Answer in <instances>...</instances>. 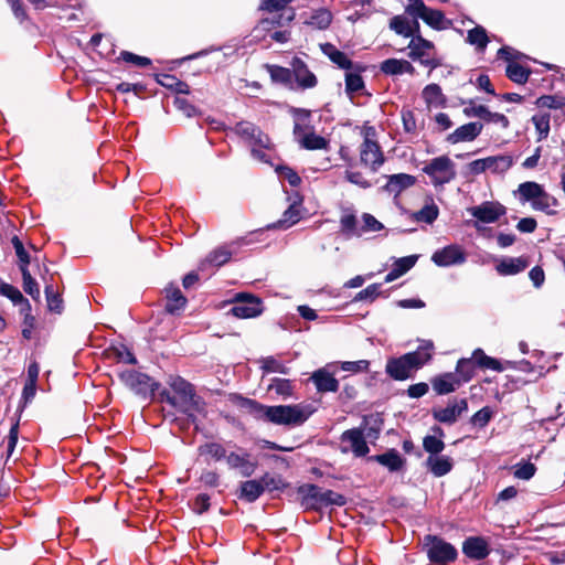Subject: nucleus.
Listing matches in <instances>:
<instances>
[{"label":"nucleus","instance_id":"10","mask_svg":"<svg viewBox=\"0 0 565 565\" xmlns=\"http://www.w3.org/2000/svg\"><path fill=\"white\" fill-rule=\"evenodd\" d=\"M289 0H262L260 9L273 14L271 18H266L260 21L263 30H269L271 25H284L282 20L289 22L294 19V12H289L287 17L282 11L286 10Z\"/></svg>","mask_w":565,"mask_h":565},{"label":"nucleus","instance_id":"50","mask_svg":"<svg viewBox=\"0 0 565 565\" xmlns=\"http://www.w3.org/2000/svg\"><path fill=\"white\" fill-rule=\"evenodd\" d=\"M551 116L550 114L534 115L532 122L537 131V141H542L548 137Z\"/></svg>","mask_w":565,"mask_h":565},{"label":"nucleus","instance_id":"18","mask_svg":"<svg viewBox=\"0 0 565 565\" xmlns=\"http://www.w3.org/2000/svg\"><path fill=\"white\" fill-rule=\"evenodd\" d=\"M415 370L412 367L405 354L391 358L386 362L385 372L395 381H405L412 376Z\"/></svg>","mask_w":565,"mask_h":565},{"label":"nucleus","instance_id":"53","mask_svg":"<svg viewBox=\"0 0 565 565\" xmlns=\"http://www.w3.org/2000/svg\"><path fill=\"white\" fill-rule=\"evenodd\" d=\"M423 449L428 454V456H437L445 449V443L437 436L426 435L423 438Z\"/></svg>","mask_w":565,"mask_h":565},{"label":"nucleus","instance_id":"45","mask_svg":"<svg viewBox=\"0 0 565 565\" xmlns=\"http://www.w3.org/2000/svg\"><path fill=\"white\" fill-rule=\"evenodd\" d=\"M300 146L308 150H321L327 149L328 140L313 131L303 135L299 141Z\"/></svg>","mask_w":565,"mask_h":565},{"label":"nucleus","instance_id":"22","mask_svg":"<svg viewBox=\"0 0 565 565\" xmlns=\"http://www.w3.org/2000/svg\"><path fill=\"white\" fill-rule=\"evenodd\" d=\"M310 381L319 393H335L339 390V381L326 369L315 371Z\"/></svg>","mask_w":565,"mask_h":565},{"label":"nucleus","instance_id":"28","mask_svg":"<svg viewBox=\"0 0 565 565\" xmlns=\"http://www.w3.org/2000/svg\"><path fill=\"white\" fill-rule=\"evenodd\" d=\"M527 266L529 262L523 257H507L495 266V269L501 276H511L523 271Z\"/></svg>","mask_w":565,"mask_h":565},{"label":"nucleus","instance_id":"51","mask_svg":"<svg viewBox=\"0 0 565 565\" xmlns=\"http://www.w3.org/2000/svg\"><path fill=\"white\" fill-rule=\"evenodd\" d=\"M535 104L540 108L562 109L565 107V96L558 94L543 95L536 99Z\"/></svg>","mask_w":565,"mask_h":565},{"label":"nucleus","instance_id":"17","mask_svg":"<svg viewBox=\"0 0 565 565\" xmlns=\"http://www.w3.org/2000/svg\"><path fill=\"white\" fill-rule=\"evenodd\" d=\"M342 443H349L350 449L355 457H364L370 448L366 444L363 428H351L342 433L340 437Z\"/></svg>","mask_w":565,"mask_h":565},{"label":"nucleus","instance_id":"47","mask_svg":"<svg viewBox=\"0 0 565 565\" xmlns=\"http://www.w3.org/2000/svg\"><path fill=\"white\" fill-rule=\"evenodd\" d=\"M332 21V14L327 9H319L315 11L309 20L307 21V24L317 28L319 30H326L329 28L330 23Z\"/></svg>","mask_w":565,"mask_h":565},{"label":"nucleus","instance_id":"43","mask_svg":"<svg viewBox=\"0 0 565 565\" xmlns=\"http://www.w3.org/2000/svg\"><path fill=\"white\" fill-rule=\"evenodd\" d=\"M269 73H270V78L273 79V82L282 84L290 88L294 87V85H292L294 78H292L291 67L287 68V67H282V66H278V65H271V66H269Z\"/></svg>","mask_w":565,"mask_h":565},{"label":"nucleus","instance_id":"36","mask_svg":"<svg viewBox=\"0 0 565 565\" xmlns=\"http://www.w3.org/2000/svg\"><path fill=\"white\" fill-rule=\"evenodd\" d=\"M239 489V498L249 503L255 502L264 493L260 480L244 481Z\"/></svg>","mask_w":565,"mask_h":565},{"label":"nucleus","instance_id":"56","mask_svg":"<svg viewBox=\"0 0 565 565\" xmlns=\"http://www.w3.org/2000/svg\"><path fill=\"white\" fill-rule=\"evenodd\" d=\"M275 171L281 180L287 181L292 188H297L301 183V178L290 167L277 166Z\"/></svg>","mask_w":565,"mask_h":565},{"label":"nucleus","instance_id":"31","mask_svg":"<svg viewBox=\"0 0 565 565\" xmlns=\"http://www.w3.org/2000/svg\"><path fill=\"white\" fill-rule=\"evenodd\" d=\"M301 218L300 209L296 207L294 205H289L285 212L282 213L281 217L267 225L268 230H287L298 223Z\"/></svg>","mask_w":565,"mask_h":565},{"label":"nucleus","instance_id":"26","mask_svg":"<svg viewBox=\"0 0 565 565\" xmlns=\"http://www.w3.org/2000/svg\"><path fill=\"white\" fill-rule=\"evenodd\" d=\"M434 391L438 395H446L455 392L461 384L458 381V375L452 372H447L435 376L431 380Z\"/></svg>","mask_w":565,"mask_h":565},{"label":"nucleus","instance_id":"13","mask_svg":"<svg viewBox=\"0 0 565 565\" xmlns=\"http://www.w3.org/2000/svg\"><path fill=\"white\" fill-rule=\"evenodd\" d=\"M468 411L466 398L454 399L444 408H433L431 415L435 420L445 425H454L458 417Z\"/></svg>","mask_w":565,"mask_h":565},{"label":"nucleus","instance_id":"15","mask_svg":"<svg viewBox=\"0 0 565 565\" xmlns=\"http://www.w3.org/2000/svg\"><path fill=\"white\" fill-rule=\"evenodd\" d=\"M292 78L297 87L301 89L313 88L318 81L316 75L308 68L307 64L299 57H294L290 62Z\"/></svg>","mask_w":565,"mask_h":565},{"label":"nucleus","instance_id":"59","mask_svg":"<svg viewBox=\"0 0 565 565\" xmlns=\"http://www.w3.org/2000/svg\"><path fill=\"white\" fill-rule=\"evenodd\" d=\"M493 416V412L489 406H484L472 415L470 423L479 428H484Z\"/></svg>","mask_w":565,"mask_h":565},{"label":"nucleus","instance_id":"58","mask_svg":"<svg viewBox=\"0 0 565 565\" xmlns=\"http://www.w3.org/2000/svg\"><path fill=\"white\" fill-rule=\"evenodd\" d=\"M268 388L271 391H275L276 394L284 396V397H289L292 395V384L287 379H280V377L273 379Z\"/></svg>","mask_w":565,"mask_h":565},{"label":"nucleus","instance_id":"27","mask_svg":"<svg viewBox=\"0 0 565 565\" xmlns=\"http://www.w3.org/2000/svg\"><path fill=\"white\" fill-rule=\"evenodd\" d=\"M166 311L169 313H177L182 310L186 305V298L182 295L180 288L170 284L166 289Z\"/></svg>","mask_w":565,"mask_h":565},{"label":"nucleus","instance_id":"19","mask_svg":"<svg viewBox=\"0 0 565 565\" xmlns=\"http://www.w3.org/2000/svg\"><path fill=\"white\" fill-rule=\"evenodd\" d=\"M463 554L475 561H481L488 557L490 548L488 542L481 536L467 537L462 543Z\"/></svg>","mask_w":565,"mask_h":565},{"label":"nucleus","instance_id":"14","mask_svg":"<svg viewBox=\"0 0 565 565\" xmlns=\"http://www.w3.org/2000/svg\"><path fill=\"white\" fill-rule=\"evenodd\" d=\"M467 256L459 245L451 244L437 249L433 256L431 262L439 267H450L454 265H461L466 262Z\"/></svg>","mask_w":565,"mask_h":565},{"label":"nucleus","instance_id":"35","mask_svg":"<svg viewBox=\"0 0 565 565\" xmlns=\"http://www.w3.org/2000/svg\"><path fill=\"white\" fill-rule=\"evenodd\" d=\"M232 255L233 250L230 248V246H220L206 256L201 266L204 267L206 265H212L214 267H221L231 259Z\"/></svg>","mask_w":565,"mask_h":565},{"label":"nucleus","instance_id":"25","mask_svg":"<svg viewBox=\"0 0 565 565\" xmlns=\"http://www.w3.org/2000/svg\"><path fill=\"white\" fill-rule=\"evenodd\" d=\"M386 178L387 182L383 186V190L390 194H394L395 196H397L404 190L413 186L416 182V178L407 173H396L387 175Z\"/></svg>","mask_w":565,"mask_h":565},{"label":"nucleus","instance_id":"52","mask_svg":"<svg viewBox=\"0 0 565 565\" xmlns=\"http://www.w3.org/2000/svg\"><path fill=\"white\" fill-rule=\"evenodd\" d=\"M199 454L201 456L209 455L215 460L225 459L227 457L225 448L218 443H206L199 447Z\"/></svg>","mask_w":565,"mask_h":565},{"label":"nucleus","instance_id":"54","mask_svg":"<svg viewBox=\"0 0 565 565\" xmlns=\"http://www.w3.org/2000/svg\"><path fill=\"white\" fill-rule=\"evenodd\" d=\"M513 469H514L513 470L514 478L520 479V480H530L531 478L534 477V475L536 472L535 465L530 461L518 462L513 467Z\"/></svg>","mask_w":565,"mask_h":565},{"label":"nucleus","instance_id":"23","mask_svg":"<svg viewBox=\"0 0 565 565\" xmlns=\"http://www.w3.org/2000/svg\"><path fill=\"white\" fill-rule=\"evenodd\" d=\"M434 349V343L430 340H423L417 348V350L413 352L405 353L408 362L412 367L417 371L423 367L426 363L431 360V351Z\"/></svg>","mask_w":565,"mask_h":565},{"label":"nucleus","instance_id":"30","mask_svg":"<svg viewBox=\"0 0 565 565\" xmlns=\"http://www.w3.org/2000/svg\"><path fill=\"white\" fill-rule=\"evenodd\" d=\"M321 51L330 58L332 63L338 65L340 68L349 71L353 67V63L348 57V55L344 52L338 50L333 44H321Z\"/></svg>","mask_w":565,"mask_h":565},{"label":"nucleus","instance_id":"61","mask_svg":"<svg viewBox=\"0 0 565 565\" xmlns=\"http://www.w3.org/2000/svg\"><path fill=\"white\" fill-rule=\"evenodd\" d=\"M0 295L10 299L15 306H18L25 298L17 287L4 281H1Z\"/></svg>","mask_w":565,"mask_h":565},{"label":"nucleus","instance_id":"34","mask_svg":"<svg viewBox=\"0 0 565 565\" xmlns=\"http://www.w3.org/2000/svg\"><path fill=\"white\" fill-rule=\"evenodd\" d=\"M156 81L161 86H163L177 94H184V95L190 94V86L185 82L177 78L174 75L159 74V75H157Z\"/></svg>","mask_w":565,"mask_h":565},{"label":"nucleus","instance_id":"55","mask_svg":"<svg viewBox=\"0 0 565 565\" xmlns=\"http://www.w3.org/2000/svg\"><path fill=\"white\" fill-rule=\"evenodd\" d=\"M21 274L23 280V290L33 299H38L40 297L39 285L36 280L31 276L29 268H22Z\"/></svg>","mask_w":565,"mask_h":565},{"label":"nucleus","instance_id":"16","mask_svg":"<svg viewBox=\"0 0 565 565\" xmlns=\"http://www.w3.org/2000/svg\"><path fill=\"white\" fill-rule=\"evenodd\" d=\"M249 452H230L226 463L231 469L238 470L243 477H250L257 469V461H253Z\"/></svg>","mask_w":565,"mask_h":565},{"label":"nucleus","instance_id":"9","mask_svg":"<svg viewBox=\"0 0 565 565\" xmlns=\"http://www.w3.org/2000/svg\"><path fill=\"white\" fill-rule=\"evenodd\" d=\"M370 131L374 136L372 128L365 134L364 140L360 146L361 164L369 168L372 172H377L383 166L385 158L377 141L370 138Z\"/></svg>","mask_w":565,"mask_h":565},{"label":"nucleus","instance_id":"5","mask_svg":"<svg viewBox=\"0 0 565 565\" xmlns=\"http://www.w3.org/2000/svg\"><path fill=\"white\" fill-rule=\"evenodd\" d=\"M120 381L137 396L143 399H152L160 387V383L146 373L136 370H126L119 373Z\"/></svg>","mask_w":565,"mask_h":565},{"label":"nucleus","instance_id":"40","mask_svg":"<svg viewBox=\"0 0 565 565\" xmlns=\"http://www.w3.org/2000/svg\"><path fill=\"white\" fill-rule=\"evenodd\" d=\"M419 18L435 30L446 29V18L440 10L426 8L423 13H419Z\"/></svg>","mask_w":565,"mask_h":565},{"label":"nucleus","instance_id":"37","mask_svg":"<svg viewBox=\"0 0 565 565\" xmlns=\"http://www.w3.org/2000/svg\"><path fill=\"white\" fill-rule=\"evenodd\" d=\"M513 164V158L508 154L491 156L486 158L487 171L492 173H504Z\"/></svg>","mask_w":565,"mask_h":565},{"label":"nucleus","instance_id":"7","mask_svg":"<svg viewBox=\"0 0 565 565\" xmlns=\"http://www.w3.org/2000/svg\"><path fill=\"white\" fill-rule=\"evenodd\" d=\"M434 186H443L456 178L454 161L448 156H439L431 159L423 167Z\"/></svg>","mask_w":565,"mask_h":565},{"label":"nucleus","instance_id":"48","mask_svg":"<svg viewBox=\"0 0 565 565\" xmlns=\"http://www.w3.org/2000/svg\"><path fill=\"white\" fill-rule=\"evenodd\" d=\"M345 93L352 97L353 94L362 90L364 88V81L359 72H351V70L345 73Z\"/></svg>","mask_w":565,"mask_h":565},{"label":"nucleus","instance_id":"20","mask_svg":"<svg viewBox=\"0 0 565 565\" xmlns=\"http://www.w3.org/2000/svg\"><path fill=\"white\" fill-rule=\"evenodd\" d=\"M482 129L483 125L478 121L465 124L448 135L447 141L452 145L472 141L481 134Z\"/></svg>","mask_w":565,"mask_h":565},{"label":"nucleus","instance_id":"46","mask_svg":"<svg viewBox=\"0 0 565 565\" xmlns=\"http://www.w3.org/2000/svg\"><path fill=\"white\" fill-rule=\"evenodd\" d=\"M340 228L347 237L361 236L360 228H358V220L353 213H347L341 216Z\"/></svg>","mask_w":565,"mask_h":565},{"label":"nucleus","instance_id":"11","mask_svg":"<svg viewBox=\"0 0 565 565\" xmlns=\"http://www.w3.org/2000/svg\"><path fill=\"white\" fill-rule=\"evenodd\" d=\"M235 135L248 142L249 146L269 148L270 139L255 124L250 121H239L232 129Z\"/></svg>","mask_w":565,"mask_h":565},{"label":"nucleus","instance_id":"24","mask_svg":"<svg viewBox=\"0 0 565 565\" xmlns=\"http://www.w3.org/2000/svg\"><path fill=\"white\" fill-rule=\"evenodd\" d=\"M427 470L437 478L448 475L454 468V460L449 456H428L425 461Z\"/></svg>","mask_w":565,"mask_h":565},{"label":"nucleus","instance_id":"8","mask_svg":"<svg viewBox=\"0 0 565 565\" xmlns=\"http://www.w3.org/2000/svg\"><path fill=\"white\" fill-rule=\"evenodd\" d=\"M233 301L235 305L230 312L239 319L256 318L264 311L262 299L249 292H237Z\"/></svg>","mask_w":565,"mask_h":565},{"label":"nucleus","instance_id":"21","mask_svg":"<svg viewBox=\"0 0 565 565\" xmlns=\"http://www.w3.org/2000/svg\"><path fill=\"white\" fill-rule=\"evenodd\" d=\"M367 460L375 461L384 466L390 472H397L402 470L406 462L401 454L394 448L388 449L384 454L370 456Z\"/></svg>","mask_w":565,"mask_h":565},{"label":"nucleus","instance_id":"3","mask_svg":"<svg viewBox=\"0 0 565 565\" xmlns=\"http://www.w3.org/2000/svg\"><path fill=\"white\" fill-rule=\"evenodd\" d=\"M514 194L520 203H530L534 211L543 212L547 215H556L559 205L558 200L545 191L544 186L534 181H525L520 183Z\"/></svg>","mask_w":565,"mask_h":565},{"label":"nucleus","instance_id":"33","mask_svg":"<svg viewBox=\"0 0 565 565\" xmlns=\"http://www.w3.org/2000/svg\"><path fill=\"white\" fill-rule=\"evenodd\" d=\"M466 41L470 45L475 46L477 53H484L489 44L487 30L481 25H476L473 29L468 31Z\"/></svg>","mask_w":565,"mask_h":565},{"label":"nucleus","instance_id":"32","mask_svg":"<svg viewBox=\"0 0 565 565\" xmlns=\"http://www.w3.org/2000/svg\"><path fill=\"white\" fill-rule=\"evenodd\" d=\"M439 215V209L431 198L418 211L413 212L411 217L413 221L425 224H433Z\"/></svg>","mask_w":565,"mask_h":565},{"label":"nucleus","instance_id":"41","mask_svg":"<svg viewBox=\"0 0 565 565\" xmlns=\"http://www.w3.org/2000/svg\"><path fill=\"white\" fill-rule=\"evenodd\" d=\"M260 369L264 373H280V374H289L290 369L276 359L275 356H265L259 360Z\"/></svg>","mask_w":565,"mask_h":565},{"label":"nucleus","instance_id":"42","mask_svg":"<svg viewBox=\"0 0 565 565\" xmlns=\"http://www.w3.org/2000/svg\"><path fill=\"white\" fill-rule=\"evenodd\" d=\"M472 360L462 358L457 362L456 371L452 373L458 375L460 384L468 383L473 377L475 365Z\"/></svg>","mask_w":565,"mask_h":565},{"label":"nucleus","instance_id":"49","mask_svg":"<svg viewBox=\"0 0 565 565\" xmlns=\"http://www.w3.org/2000/svg\"><path fill=\"white\" fill-rule=\"evenodd\" d=\"M390 28L398 35L412 38L414 35L413 25L402 15H395L390 21Z\"/></svg>","mask_w":565,"mask_h":565},{"label":"nucleus","instance_id":"62","mask_svg":"<svg viewBox=\"0 0 565 565\" xmlns=\"http://www.w3.org/2000/svg\"><path fill=\"white\" fill-rule=\"evenodd\" d=\"M418 256L417 255H409L405 257L397 258L394 264L393 268L403 276L408 270H411L417 263Z\"/></svg>","mask_w":565,"mask_h":565},{"label":"nucleus","instance_id":"60","mask_svg":"<svg viewBox=\"0 0 565 565\" xmlns=\"http://www.w3.org/2000/svg\"><path fill=\"white\" fill-rule=\"evenodd\" d=\"M263 490H267L269 492L275 490H282L286 487V483L281 479V477L273 476L269 473H265L260 479Z\"/></svg>","mask_w":565,"mask_h":565},{"label":"nucleus","instance_id":"38","mask_svg":"<svg viewBox=\"0 0 565 565\" xmlns=\"http://www.w3.org/2000/svg\"><path fill=\"white\" fill-rule=\"evenodd\" d=\"M472 359L475 363L482 369H489L497 372L505 370L498 359L487 355L482 349H476L472 353Z\"/></svg>","mask_w":565,"mask_h":565},{"label":"nucleus","instance_id":"6","mask_svg":"<svg viewBox=\"0 0 565 565\" xmlns=\"http://www.w3.org/2000/svg\"><path fill=\"white\" fill-rule=\"evenodd\" d=\"M428 559L437 565H448L457 559L456 547L437 535L428 534L424 540Z\"/></svg>","mask_w":565,"mask_h":565},{"label":"nucleus","instance_id":"12","mask_svg":"<svg viewBox=\"0 0 565 565\" xmlns=\"http://www.w3.org/2000/svg\"><path fill=\"white\" fill-rule=\"evenodd\" d=\"M468 213L482 223H494L507 213V209L499 202L486 201L479 205L471 206Z\"/></svg>","mask_w":565,"mask_h":565},{"label":"nucleus","instance_id":"39","mask_svg":"<svg viewBox=\"0 0 565 565\" xmlns=\"http://www.w3.org/2000/svg\"><path fill=\"white\" fill-rule=\"evenodd\" d=\"M433 47V42L424 39L420 34L413 35L408 44V49L411 50L408 56L413 61H417V57H423L425 55V52L427 50H431Z\"/></svg>","mask_w":565,"mask_h":565},{"label":"nucleus","instance_id":"2","mask_svg":"<svg viewBox=\"0 0 565 565\" xmlns=\"http://www.w3.org/2000/svg\"><path fill=\"white\" fill-rule=\"evenodd\" d=\"M169 386L178 398V411L185 414L188 420L198 428L196 414L205 415V402L195 393L194 386L181 376H171Z\"/></svg>","mask_w":565,"mask_h":565},{"label":"nucleus","instance_id":"57","mask_svg":"<svg viewBox=\"0 0 565 565\" xmlns=\"http://www.w3.org/2000/svg\"><path fill=\"white\" fill-rule=\"evenodd\" d=\"M365 425L366 433L364 434L365 438L376 439L381 431L382 419L379 418V415L365 416L363 419Z\"/></svg>","mask_w":565,"mask_h":565},{"label":"nucleus","instance_id":"1","mask_svg":"<svg viewBox=\"0 0 565 565\" xmlns=\"http://www.w3.org/2000/svg\"><path fill=\"white\" fill-rule=\"evenodd\" d=\"M230 401L256 420L278 426H301L313 413V409L309 405L290 404L268 406L241 394H232Z\"/></svg>","mask_w":565,"mask_h":565},{"label":"nucleus","instance_id":"4","mask_svg":"<svg viewBox=\"0 0 565 565\" xmlns=\"http://www.w3.org/2000/svg\"><path fill=\"white\" fill-rule=\"evenodd\" d=\"M298 494L301 495V505L307 510H318L330 505L342 507L347 503L344 495L332 490L323 491L312 483L300 486Z\"/></svg>","mask_w":565,"mask_h":565},{"label":"nucleus","instance_id":"63","mask_svg":"<svg viewBox=\"0 0 565 565\" xmlns=\"http://www.w3.org/2000/svg\"><path fill=\"white\" fill-rule=\"evenodd\" d=\"M45 296L49 310L52 312L61 313L63 309V300L58 295L54 294L52 286L45 287Z\"/></svg>","mask_w":565,"mask_h":565},{"label":"nucleus","instance_id":"44","mask_svg":"<svg viewBox=\"0 0 565 565\" xmlns=\"http://www.w3.org/2000/svg\"><path fill=\"white\" fill-rule=\"evenodd\" d=\"M509 79L516 84H525L529 79L531 71L518 63H509L505 70Z\"/></svg>","mask_w":565,"mask_h":565},{"label":"nucleus","instance_id":"29","mask_svg":"<svg viewBox=\"0 0 565 565\" xmlns=\"http://www.w3.org/2000/svg\"><path fill=\"white\" fill-rule=\"evenodd\" d=\"M380 70L385 75L414 74V66L406 60L387 58L380 65Z\"/></svg>","mask_w":565,"mask_h":565},{"label":"nucleus","instance_id":"64","mask_svg":"<svg viewBox=\"0 0 565 565\" xmlns=\"http://www.w3.org/2000/svg\"><path fill=\"white\" fill-rule=\"evenodd\" d=\"M381 284H372V285H369L365 289L359 291L353 301L358 302V301H364V300H371L373 301L374 299H376L380 294H381Z\"/></svg>","mask_w":565,"mask_h":565}]
</instances>
